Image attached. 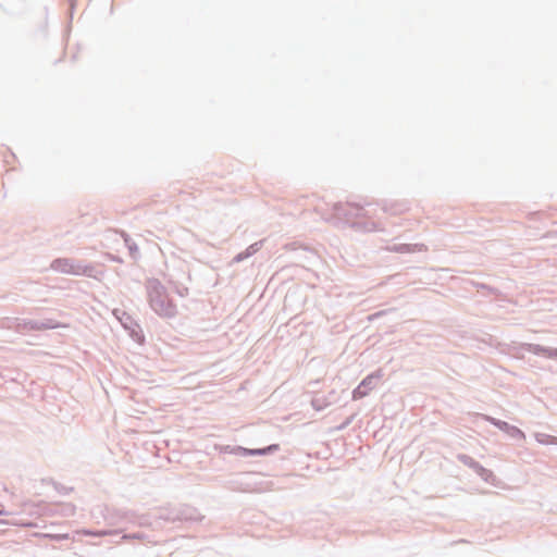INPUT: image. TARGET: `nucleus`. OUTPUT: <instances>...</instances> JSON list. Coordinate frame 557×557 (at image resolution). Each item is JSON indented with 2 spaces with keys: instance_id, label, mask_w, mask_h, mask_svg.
Segmentation results:
<instances>
[{
  "instance_id": "obj_6",
  "label": "nucleus",
  "mask_w": 557,
  "mask_h": 557,
  "mask_svg": "<svg viewBox=\"0 0 557 557\" xmlns=\"http://www.w3.org/2000/svg\"><path fill=\"white\" fill-rule=\"evenodd\" d=\"M25 527H33V523H26Z\"/></svg>"
},
{
  "instance_id": "obj_1",
  "label": "nucleus",
  "mask_w": 557,
  "mask_h": 557,
  "mask_svg": "<svg viewBox=\"0 0 557 557\" xmlns=\"http://www.w3.org/2000/svg\"><path fill=\"white\" fill-rule=\"evenodd\" d=\"M150 302L154 311L160 315L170 317L174 314V305L159 288H154L150 293Z\"/></svg>"
},
{
  "instance_id": "obj_3",
  "label": "nucleus",
  "mask_w": 557,
  "mask_h": 557,
  "mask_svg": "<svg viewBox=\"0 0 557 557\" xmlns=\"http://www.w3.org/2000/svg\"><path fill=\"white\" fill-rule=\"evenodd\" d=\"M276 449H278V445L277 444L270 445L267 448H262V449H247V448H242V447L238 448V450L243 455H251V456L264 455V454H267L269 451H273V450H276Z\"/></svg>"
},
{
  "instance_id": "obj_5",
  "label": "nucleus",
  "mask_w": 557,
  "mask_h": 557,
  "mask_svg": "<svg viewBox=\"0 0 557 557\" xmlns=\"http://www.w3.org/2000/svg\"><path fill=\"white\" fill-rule=\"evenodd\" d=\"M5 513H7V512H5V511L3 510V508L1 507V508H0V516H1V515H5Z\"/></svg>"
},
{
  "instance_id": "obj_4",
  "label": "nucleus",
  "mask_w": 557,
  "mask_h": 557,
  "mask_svg": "<svg viewBox=\"0 0 557 557\" xmlns=\"http://www.w3.org/2000/svg\"><path fill=\"white\" fill-rule=\"evenodd\" d=\"M366 383H367V381L364 380L361 383V385L354 392V398H358V397L363 396V393H361V386H363Z\"/></svg>"
},
{
  "instance_id": "obj_2",
  "label": "nucleus",
  "mask_w": 557,
  "mask_h": 557,
  "mask_svg": "<svg viewBox=\"0 0 557 557\" xmlns=\"http://www.w3.org/2000/svg\"><path fill=\"white\" fill-rule=\"evenodd\" d=\"M53 269L61 271L63 273L69 274H82L85 273V270H82L81 267L75 265L67 259H59L55 260L52 264Z\"/></svg>"
}]
</instances>
